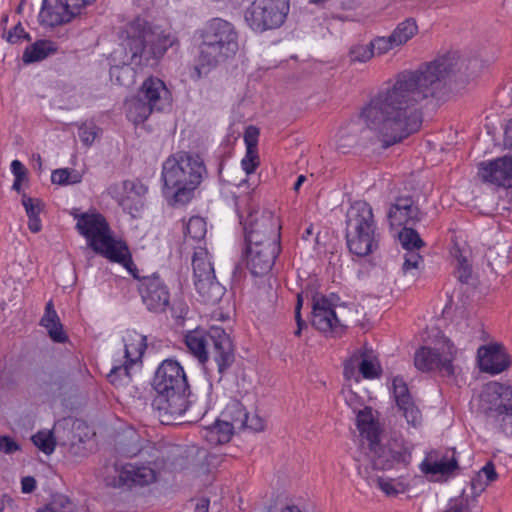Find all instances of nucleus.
Instances as JSON below:
<instances>
[{"label":"nucleus","mask_w":512,"mask_h":512,"mask_svg":"<svg viewBox=\"0 0 512 512\" xmlns=\"http://www.w3.org/2000/svg\"><path fill=\"white\" fill-rule=\"evenodd\" d=\"M31 440L39 450L47 455L52 454L56 448V440L52 431H38Z\"/></svg>","instance_id":"58836bf2"},{"label":"nucleus","mask_w":512,"mask_h":512,"mask_svg":"<svg viewBox=\"0 0 512 512\" xmlns=\"http://www.w3.org/2000/svg\"><path fill=\"white\" fill-rule=\"evenodd\" d=\"M23 181L24 180L14 179V182H13V185H12V189L17 191V192H20L21 188H22V182Z\"/></svg>","instance_id":"69168bd1"},{"label":"nucleus","mask_w":512,"mask_h":512,"mask_svg":"<svg viewBox=\"0 0 512 512\" xmlns=\"http://www.w3.org/2000/svg\"><path fill=\"white\" fill-rule=\"evenodd\" d=\"M504 146L507 149H512V118L507 121L505 126Z\"/></svg>","instance_id":"052dcab7"},{"label":"nucleus","mask_w":512,"mask_h":512,"mask_svg":"<svg viewBox=\"0 0 512 512\" xmlns=\"http://www.w3.org/2000/svg\"><path fill=\"white\" fill-rule=\"evenodd\" d=\"M206 176V165L199 154L186 151L171 154L161 171L162 193L167 203L179 207L191 202Z\"/></svg>","instance_id":"39448f33"},{"label":"nucleus","mask_w":512,"mask_h":512,"mask_svg":"<svg viewBox=\"0 0 512 512\" xmlns=\"http://www.w3.org/2000/svg\"><path fill=\"white\" fill-rule=\"evenodd\" d=\"M37 487L36 479L33 476H25L21 479L22 493H32Z\"/></svg>","instance_id":"13d9d810"},{"label":"nucleus","mask_w":512,"mask_h":512,"mask_svg":"<svg viewBox=\"0 0 512 512\" xmlns=\"http://www.w3.org/2000/svg\"><path fill=\"white\" fill-rule=\"evenodd\" d=\"M51 181L53 184L69 185L77 184L81 181V176L74 170L69 168L56 169L51 174Z\"/></svg>","instance_id":"a19ab883"},{"label":"nucleus","mask_w":512,"mask_h":512,"mask_svg":"<svg viewBox=\"0 0 512 512\" xmlns=\"http://www.w3.org/2000/svg\"><path fill=\"white\" fill-rule=\"evenodd\" d=\"M238 199L234 196L236 212L244 230L247 268L253 276H265L281 252L280 219L270 210H255L242 220Z\"/></svg>","instance_id":"f03ea898"},{"label":"nucleus","mask_w":512,"mask_h":512,"mask_svg":"<svg viewBox=\"0 0 512 512\" xmlns=\"http://www.w3.org/2000/svg\"><path fill=\"white\" fill-rule=\"evenodd\" d=\"M110 80L120 86H129L133 83L134 71L130 65L123 63L121 65H113L109 70Z\"/></svg>","instance_id":"e433bc0d"},{"label":"nucleus","mask_w":512,"mask_h":512,"mask_svg":"<svg viewBox=\"0 0 512 512\" xmlns=\"http://www.w3.org/2000/svg\"><path fill=\"white\" fill-rule=\"evenodd\" d=\"M239 34L235 26L215 17L205 22L194 33V71L198 78L220 64L233 59L239 50Z\"/></svg>","instance_id":"20e7f679"},{"label":"nucleus","mask_w":512,"mask_h":512,"mask_svg":"<svg viewBox=\"0 0 512 512\" xmlns=\"http://www.w3.org/2000/svg\"><path fill=\"white\" fill-rule=\"evenodd\" d=\"M192 266L195 289L201 301L210 305L218 303L225 294V287L216 280L213 264L207 255L199 256L195 253Z\"/></svg>","instance_id":"ddd939ff"},{"label":"nucleus","mask_w":512,"mask_h":512,"mask_svg":"<svg viewBox=\"0 0 512 512\" xmlns=\"http://www.w3.org/2000/svg\"><path fill=\"white\" fill-rule=\"evenodd\" d=\"M259 133V129L253 125H250L245 129L244 142L246 145V149L258 150L257 146Z\"/></svg>","instance_id":"864d4df0"},{"label":"nucleus","mask_w":512,"mask_h":512,"mask_svg":"<svg viewBox=\"0 0 512 512\" xmlns=\"http://www.w3.org/2000/svg\"><path fill=\"white\" fill-rule=\"evenodd\" d=\"M220 417L235 431L248 428L258 432L264 429L263 420L257 415L249 417L246 407L238 399H231L221 412Z\"/></svg>","instance_id":"aec40b11"},{"label":"nucleus","mask_w":512,"mask_h":512,"mask_svg":"<svg viewBox=\"0 0 512 512\" xmlns=\"http://www.w3.org/2000/svg\"><path fill=\"white\" fill-rule=\"evenodd\" d=\"M154 111H156L155 108L139 97V95H136L128 104L127 118L138 125L146 121Z\"/></svg>","instance_id":"7c9ffc66"},{"label":"nucleus","mask_w":512,"mask_h":512,"mask_svg":"<svg viewBox=\"0 0 512 512\" xmlns=\"http://www.w3.org/2000/svg\"><path fill=\"white\" fill-rule=\"evenodd\" d=\"M369 450L373 453V467L378 470L407 467L411 463L410 449L397 441L389 442L385 446L379 442L376 449Z\"/></svg>","instance_id":"a211bd4d"},{"label":"nucleus","mask_w":512,"mask_h":512,"mask_svg":"<svg viewBox=\"0 0 512 512\" xmlns=\"http://www.w3.org/2000/svg\"><path fill=\"white\" fill-rule=\"evenodd\" d=\"M95 0H43L39 12L41 25L56 27L69 23Z\"/></svg>","instance_id":"2eb2a0df"},{"label":"nucleus","mask_w":512,"mask_h":512,"mask_svg":"<svg viewBox=\"0 0 512 512\" xmlns=\"http://www.w3.org/2000/svg\"><path fill=\"white\" fill-rule=\"evenodd\" d=\"M289 10V0H253L244 18L253 31L263 32L282 26Z\"/></svg>","instance_id":"9d476101"},{"label":"nucleus","mask_w":512,"mask_h":512,"mask_svg":"<svg viewBox=\"0 0 512 512\" xmlns=\"http://www.w3.org/2000/svg\"><path fill=\"white\" fill-rule=\"evenodd\" d=\"M75 218L76 229L96 254L123 266L127 271H131V267L135 269L127 242L112 236L109 223L101 213H82L75 215Z\"/></svg>","instance_id":"0eeeda50"},{"label":"nucleus","mask_w":512,"mask_h":512,"mask_svg":"<svg viewBox=\"0 0 512 512\" xmlns=\"http://www.w3.org/2000/svg\"><path fill=\"white\" fill-rule=\"evenodd\" d=\"M356 426L362 438L368 441L369 449H376L379 444L380 430L373 419L371 408L366 407L358 412Z\"/></svg>","instance_id":"a878e982"},{"label":"nucleus","mask_w":512,"mask_h":512,"mask_svg":"<svg viewBox=\"0 0 512 512\" xmlns=\"http://www.w3.org/2000/svg\"><path fill=\"white\" fill-rule=\"evenodd\" d=\"M131 367L132 365L126 362L113 366L110 372L107 374V380L116 388L129 385L132 380L130 373Z\"/></svg>","instance_id":"72a5a7b5"},{"label":"nucleus","mask_w":512,"mask_h":512,"mask_svg":"<svg viewBox=\"0 0 512 512\" xmlns=\"http://www.w3.org/2000/svg\"><path fill=\"white\" fill-rule=\"evenodd\" d=\"M423 216L412 196L397 197L388 212V220L393 227L415 226Z\"/></svg>","instance_id":"4be33fe9"},{"label":"nucleus","mask_w":512,"mask_h":512,"mask_svg":"<svg viewBox=\"0 0 512 512\" xmlns=\"http://www.w3.org/2000/svg\"><path fill=\"white\" fill-rule=\"evenodd\" d=\"M207 232L206 222L200 216H192L185 226V239L201 241Z\"/></svg>","instance_id":"4c0bfd02"},{"label":"nucleus","mask_w":512,"mask_h":512,"mask_svg":"<svg viewBox=\"0 0 512 512\" xmlns=\"http://www.w3.org/2000/svg\"><path fill=\"white\" fill-rule=\"evenodd\" d=\"M147 348L146 337L140 336L138 340L125 343L124 357L126 363L134 365L141 362L142 356Z\"/></svg>","instance_id":"f704fd0d"},{"label":"nucleus","mask_w":512,"mask_h":512,"mask_svg":"<svg viewBox=\"0 0 512 512\" xmlns=\"http://www.w3.org/2000/svg\"><path fill=\"white\" fill-rule=\"evenodd\" d=\"M369 43L373 49V54L377 56L384 55L397 47L395 39L391 35L387 37L376 36Z\"/></svg>","instance_id":"c03bdc74"},{"label":"nucleus","mask_w":512,"mask_h":512,"mask_svg":"<svg viewBox=\"0 0 512 512\" xmlns=\"http://www.w3.org/2000/svg\"><path fill=\"white\" fill-rule=\"evenodd\" d=\"M350 62L355 63H366L369 60H371L374 57L373 49L371 48L370 43L363 45V44H356L351 46L348 53Z\"/></svg>","instance_id":"79ce46f5"},{"label":"nucleus","mask_w":512,"mask_h":512,"mask_svg":"<svg viewBox=\"0 0 512 512\" xmlns=\"http://www.w3.org/2000/svg\"><path fill=\"white\" fill-rule=\"evenodd\" d=\"M456 65L455 54L447 53L417 69L398 72L361 108L359 117L377 135L383 148L420 131L424 108L447 100V79Z\"/></svg>","instance_id":"f257e3e1"},{"label":"nucleus","mask_w":512,"mask_h":512,"mask_svg":"<svg viewBox=\"0 0 512 512\" xmlns=\"http://www.w3.org/2000/svg\"><path fill=\"white\" fill-rule=\"evenodd\" d=\"M456 258V277L461 283H468L472 276V267L469 264L467 258L463 256L460 250H456L454 253Z\"/></svg>","instance_id":"37998d69"},{"label":"nucleus","mask_w":512,"mask_h":512,"mask_svg":"<svg viewBox=\"0 0 512 512\" xmlns=\"http://www.w3.org/2000/svg\"><path fill=\"white\" fill-rule=\"evenodd\" d=\"M357 364L359 372L365 379H375L381 376L382 367L376 356L372 352L364 351L360 355L354 354L349 361L344 364V375L348 376L353 370V365Z\"/></svg>","instance_id":"393cba45"},{"label":"nucleus","mask_w":512,"mask_h":512,"mask_svg":"<svg viewBox=\"0 0 512 512\" xmlns=\"http://www.w3.org/2000/svg\"><path fill=\"white\" fill-rule=\"evenodd\" d=\"M399 232V241L405 250H419L425 246V242L421 239L419 233L413 226H402Z\"/></svg>","instance_id":"c9c22d12"},{"label":"nucleus","mask_w":512,"mask_h":512,"mask_svg":"<svg viewBox=\"0 0 512 512\" xmlns=\"http://www.w3.org/2000/svg\"><path fill=\"white\" fill-rule=\"evenodd\" d=\"M118 471L119 486L132 488L135 486H146L156 480V471L144 464L125 463Z\"/></svg>","instance_id":"b1692460"},{"label":"nucleus","mask_w":512,"mask_h":512,"mask_svg":"<svg viewBox=\"0 0 512 512\" xmlns=\"http://www.w3.org/2000/svg\"><path fill=\"white\" fill-rule=\"evenodd\" d=\"M210 500L202 497L198 500L194 512H209Z\"/></svg>","instance_id":"e2e57ef3"},{"label":"nucleus","mask_w":512,"mask_h":512,"mask_svg":"<svg viewBox=\"0 0 512 512\" xmlns=\"http://www.w3.org/2000/svg\"><path fill=\"white\" fill-rule=\"evenodd\" d=\"M281 512H302V511L295 505H288L285 508H283Z\"/></svg>","instance_id":"338daca9"},{"label":"nucleus","mask_w":512,"mask_h":512,"mask_svg":"<svg viewBox=\"0 0 512 512\" xmlns=\"http://www.w3.org/2000/svg\"><path fill=\"white\" fill-rule=\"evenodd\" d=\"M138 281L137 291L145 308L153 314H165L171 308V292L166 281L158 274L141 277L139 270L128 271Z\"/></svg>","instance_id":"9b49d317"},{"label":"nucleus","mask_w":512,"mask_h":512,"mask_svg":"<svg viewBox=\"0 0 512 512\" xmlns=\"http://www.w3.org/2000/svg\"><path fill=\"white\" fill-rule=\"evenodd\" d=\"M11 171L18 180H26L27 179V169L23 165V163L19 160H13L11 162Z\"/></svg>","instance_id":"6e6d98bb"},{"label":"nucleus","mask_w":512,"mask_h":512,"mask_svg":"<svg viewBox=\"0 0 512 512\" xmlns=\"http://www.w3.org/2000/svg\"><path fill=\"white\" fill-rule=\"evenodd\" d=\"M420 468L424 474H452L459 469L458 461L455 458V450H452L451 456L445 454L440 460L431 461L429 458H425L420 464Z\"/></svg>","instance_id":"cd10ccee"},{"label":"nucleus","mask_w":512,"mask_h":512,"mask_svg":"<svg viewBox=\"0 0 512 512\" xmlns=\"http://www.w3.org/2000/svg\"><path fill=\"white\" fill-rule=\"evenodd\" d=\"M404 255V263L402 270L406 274L412 269H418L420 264L423 263V257L417 252V250H406Z\"/></svg>","instance_id":"8fccbe9b"},{"label":"nucleus","mask_w":512,"mask_h":512,"mask_svg":"<svg viewBox=\"0 0 512 512\" xmlns=\"http://www.w3.org/2000/svg\"><path fill=\"white\" fill-rule=\"evenodd\" d=\"M495 402L485 409L486 422L495 431L512 437V387L495 383Z\"/></svg>","instance_id":"4468645a"},{"label":"nucleus","mask_w":512,"mask_h":512,"mask_svg":"<svg viewBox=\"0 0 512 512\" xmlns=\"http://www.w3.org/2000/svg\"><path fill=\"white\" fill-rule=\"evenodd\" d=\"M477 356L480 370L491 375L499 374L511 365L510 357L501 343L482 345Z\"/></svg>","instance_id":"412c9836"},{"label":"nucleus","mask_w":512,"mask_h":512,"mask_svg":"<svg viewBox=\"0 0 512 512\" xmlns=\"http://www.w3.org/2000/svg\"><path fill=\"white\" fill-rule=\"evenodd\" d=\"M259 165L260 158L258 150L246 149V154L241 160V167L246 172V174L250 175L254 173Z\"/></svg>","instance_id":"49530a36"},{"label":"nucleus","mask_w":512,"mask_h":512,"mask_svg":"<svg viewBox=\"0 0 512 512\" xmlns=\"http://www.w3.org/2000/svg\"><path fill=\"white\" fill-rule=\"evenodd\" d=\"M481 472L486 476L488 483H491L498 479V474L496 472L495 466L491 461L487 462L482 467Z\"/></svg>","instance_id":"bf43d9fd"},{"label":"nucleus","mask_w":512,"mask_h":512,"mask_svg":"<svg viewBox=\"0 0 512 512\" xmlns=\"http://www.w3.org/2000/svg\"><path fill=\"white\" fill-rule=\"evenodd\" d=\"M155 396L152 408L162 424H171L190 407L192 392L184 367L167 358L157 367L152 378Z\"/></svg>","instance_id":"7ed1b4c3"},{"label":"nucleus","mask_w":512,"mask_h":512,"mask_svg":"<svg viewBox=\"0 0 512 512\" xmlns=\"http://www.w3.org/2000/svg\"><path fill=\"white\" fill-rule=\"evenodd\" d=\"M457 348L454 343L445 338L439 348L421 346L414 354V365L421 372L437 370L445 376H453L455 367L453 365L457 356Z\"/></svg>","instance_id":"f8f14e48"},{"label":"nucleus","mask_w":512,"mask_h":512,"mask_svg":"<svg viewBox=\"0 0 512 512\" xmlns=\"http://www.w3.org/2000/svg\"><path fill=\"white\" fill-rule=\"evenodd\" d=\"M184 343L189 352L202 365L209 361L216 364L219 380L235 362V346L230 335L220 326L208 329L196 327L184 335Z\"/></svg>","instance_id":"423d86ee"},{"label":"nucleus","mask_w":512,"mask_h":512,"mask_svg":"<svg viewBox=\"0 0 512 512\" xmlns=\"http://www.w3.org/2000/svg\"><path fill=\"white\" fill-rule=\"evenodd\" d=\"M99 131L100 128L94 122H84L78 128V136L84 145L91 146Z\"/></svg>","instance_id":"a18cd8bd"},{"label":"nucleus","mask_w":512,"mask_h":512,"mask_svg":"<svg viewBox=\"0 0 512 512\" xmlns=\"http://www.w3.org/2000/svg\"><path fill=\"white\" fill-rule=\"evenodd\" d=\"M234 432L235 430L220 417L212 425L204 428L203 437L211 446H218L228 443Z\"/></svg>","instance_id":"c85d7f7f"},{"label":"nucleus","mask_w":512,"mask_h":512,"mask_svg":"<svg viewBox=\"0 0 512 512\" xmlns=\"http://www.w3.org/2000/svg\"><path fill=\"white\" fill-rule=\"evenodd\" d=\"M68 368L62 366L52 370H42L38 376V386L46 394L60 396L72 385L76 373H80L81 364L77 357H71Z\"/></svg>","instance_id":"f3484780"},{"label":"nucleus","mask_w":512,"mask_h":512,"mask_svg":"<svg viewBox=\"0 0 512 512\" xmlns=\"http://www.w3.org/2000/svg\"><path fill=\"white\" fill-rule=\"evenodd\" d=\"M40 324L47 329L48 335L53 342L65 343L68 341V335L64 331L52 300L47 302Z\"/></svg>","instance_id":"bb28decb"},{"label":"nucleus","mask_w":512,"mask_h":512,"mask_svg":"<svg viewBox=\"0 0 512 512\" xmlns=\"http://www.w3.org/2000/svg\"><path fill=\"white\" fill-rule=\"evenodd\" d=\"M478 505L476 497H465L463 494L449 501L448 507L444 512H474Z\"/></svg>","instance_id":"ea45409f"},{"label":"nucleus","mask_w":512,"mask_h":512,"mask_svg":"<svg viewBox=\"0 0 512 512\" xmlns=\"http://www.w3.org/2000/svg\"><path fill=\"white\" fill-rule=\"evenodd\" d=\"M378 487L388 496H395L399 491L394 487L391 480H385L381 477L377 479Z\"/></svg>","instance_id":"4d7b16f0"},{"label":"nucleus","mask_w":512,"mask_h":512,"mask_svg":"<svg viewBox=\"0 0 512 512\" xmlns=\"http://www.w3.org/2000/svg\"><path fill=\"white\" fill-rule=\"evenodd\" d=\"M473 511H474V512H482V509H481V507H480L479 505H477V506L474 508V510H473Z\"/></svg>","instance_id":"774afa93"},{"label":"nucleus","mask_w":512,"mask_h":512,"mask_svg":"<svg viewBox=\"0 0 512 512\" xmlns=\"http://www.w3.org/2000/svg\"><path fill=\"white\" fill-rule=\"evenodd\" d=\"M392 395L407 423L413 427H418L422 422V414L402 376L393 378Z\"/></svg>","instance_id":"6ab92c4d"},{"label":"nucleus","mask_w":512,"mask_h":512,"mask_svg":"<svg viewBox=\"0 0 512 512\" xmlns=\"http://www.w3.org/2000/svg\"><path fill=\"white\" fill-rule=\"evenodd\" d=\"M306 181V176L304 175H299L296 182L294 183L293 185V190L295 192H298L300 187L302 186V184Z\"/></svg>","instance_id":"0e129e2a"},{"label":"nucleus","mask_w":512,"mask_h":512,"mask_svg":"<svg viewBox=\"0 0 512 512\" xmlns=\"http://www.w3.org/2000/svg\"><path fill=\"white\" fill-rule=\"evenodd\" d=\"M5 38L11 44L21 43L24 40L31 41L30 34L25 31L21 22H18L12 29H10L5 35Z\"/></svg>","instance_id":"09e8293b"},{"label":"nucleus","mask_w":512,"mask_h":512,"mask_svg":"<svg viewBox=\"0 0 512 512\" xmlns=\"http://www.w3.org/2000/svg\"><path fill=\"white\" fill-rule=\"evenodd\" d=\"M22 204L28 218L39 217L42 211V203L39 199L31 198L24 194L22 197Z\"/></svg>","instance_id":"3c124183"},{"label":"nucleus","mask_w":512,"mask_h":512,"mask_svg":"<svg viewBox=\"0 0 512 512\" xmlns=\"http://www.w3.org/2000/svg\"><path fill=\"white\" fill-rule=\"evenodd\" d=\"M21 450V446L12 437L7 435L0 436V452L5 454H14Z\"/></svg>","instance_id":"5fc2aeb1"},{"label":"nucleus","mask_w":512,"mask_h":512,"mask_svg":"<svg viewBox=\"0 0 512 512\" xmlns=\"http://www.w3.org/2000/svg\"><path fill=\"white\" fill-rule=\"evenodd\" d=\"M346 242L349 251L365 257L379 248L381 234L372 207L366 201H355L346 214Z\"/></svg>","instance_id":"6e6552de"},{"label":"nucleus","mask_w":512,"mask_h":512,"mask_svg":"<svg viewBox=\"0 0 512 512\" xmlns=\"http://www.w3.org/2000/svg\"><path fill=\"white\" fill-rule=\"evenodd\" d=\"M71 504L68 498L61 496L38 508L36 512H71L67 510V506L70 507Z\"/></svg>","instance_id":"de8ad7c7"},{"label":"nucleus","mask_w":512,"mask_h":512,"mask_svg":"<svg viewBox=\"0 0 512 512\" xmlns=\"http://www.w3.org/2000/svg\"><path fill=\"white\" fill-rule=\"evenodd\" d=\"M57 51L55 43L51 40H37L27 46L23 52L22 60L24 63H34L41 61Z\"/></svg>","instance_id":"c756f323"},{"label":"nucleus","mask_w":512,"mask_h":512,"mask_svg":"<svg viewBox=\"0 0 512 512\" xmlns=\"http://www.w3.org/2000/svg\"><path fill=\"white\" fill-rule=\"evenodd\" d=\"M418 33V25L414 18H407L400 22L390 34L395 39L397 47L406 44Z\"/></svg>","instance_id":"2f4dec72"},{"label":"nucleus","mask_w":512,"mask_h":512,"mask_svg":"<svg viewBox=\"0 0 512 512\" xmlns=\"http://www.w3.org/2000/svg\"><path fill=\"white\" fill-rule=\"evenodd\" d=\"M28 229L32 233H38L42 229V223L40 217L28 218Z\"/></svg>","instance_id":"680f3d73"},{"label":"nucleus","mask_w":512,"mask_h":512,"mask_svg":"<svg viewBox=\"0 0 512 512\" xmlns=\"http://www.w3.org/2000/svg\"><path fill=\"white\" fill-rule=\"evenodd\" d=\"M311 325L325 336H340L346 326L338 319L334 305L325 295L312 297Z\"/></svg>","instance_id":"dca6fc26"},{"label":"nucleus","mask_w":512,"mask_h":512,"mask_svg":"<svg viewBox=\"0 0 512 512\" xmlns=\"http://www.w3.org/2000/svg\"><path fill=\"white\" fill-rule=\"evenodd\" d=\"M137 95L155 108L157 112L166 110L172 103V95L165 82L155 76H149L143 81Z\"/></svg>","instance_id":"5701e85b"},{"label":"nucleus","mask_w":512,"mask_h":512,"mask_svg":"<svg viewBox=\"0 0 512 512\" xmlns=\"http://www.w3.org/2000/svg\"><path fill=\"white\" fill-rule=\"evenodd\" d=\"M126 32V49L131 54V62L136 65L162 58L177 42L169 33H156L148 21L139 17L128 24Z\"/></svg>","instance_id":"1a4fd4ad"},{"label":"nucleus","mask_w":512,"mask_h":512,"mask_svg":"<svg viewBox=\"0 0 512 512\" xmlns=\"http://www.w3.org/2000/svg\"><path fill=\"white\" fill-rule=\"evenodd\" d=\"M123 193L115 196L119 205H125L132 195L143 197L148 192V187L140 179L124 180L122 182Z\"/></svg>","instance_id":"473e14b6"},{"label":"nucleus","mask_w":512,"mask_h":512,"mask_svg":"<svg viewBox=\"0 0 512 512\" xmlns=\"http://www.w3.org/2000/svg\"><path fill=\"white\" fill-rule=\"evenodd\" d=\"M303 306V293L300 292L297 294V302L295 306V320L297 324V329L294 331V335L296 337H300L302 330L307 328V323L303 320L301 316V309Z\"/></svg>","instance_id":"603ef678"}]
</instances>
